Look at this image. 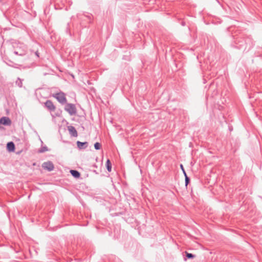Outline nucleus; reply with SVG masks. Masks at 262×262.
<instances>
[{"mask_svg":"<svg viewBox=\"0 0 262 262\" xmlns=\"http://www.w3.org/2000/svg\"><path fill=\"white\" fill-rule=\"evenodd\" d=\"M13 47L14 49H16L17 47H19L18 50L14 51V53L16 55L23 56L26 53V48L24 44L20 43L19 42L15 41L13 42Z\"/></svg>","mask_w":262,"mask_h":262,"instance_id":"nucleus-1","label":"nucleus"},{"mask_svg":"<svg viewBox=\"0 0 262 262\" xmlns=\"http://www.w3.org/2000/svg\"><path fill=\"white\" fill-rule=\"evenodd\" d=\"M53 97L61 104H64L67 102L66 94L62 92L53 94Z\"/></svg>","mask_w":262,"mask_h":262,"instance_id":"nucleus-2","label":"nucleus"},{"mask_svg":"<svg viewBox=\"0 0 262 262\" xmlns=\"http://www.w3.org/2000/svg\"><path fill=\"white\" fill-rule=\"evenodd\" d=\"M64 110L71 116L75 115L77 113V109L74 104L67 103L65 104Z\"/></svg>","mask_w":262,"mask_h":262,"instance_id":"nucleus-3","label":"nucleus"},{"mask_svg":"<svg viewBox=\"0 0 262 262\" xmlns=\"http://www.w3.org/2000/svg\"><path fill=\"white\" fill-rule=\"evenodd\" d=\"M45 106L50 112H54L56 109V106L51 100H48L45 102Z\"/></svg>","mask_w":262,"mask_h":262,"instance_id":"nucleus-4","label":"nucleus"},{"mask_svg":"<svg viewBox=\"0 0 262 262\" xmlns=\"http://www.w3.org/2000/svg\"><path fill=\"white\" fill-rule=\"evenodd\" d=\"M42 167L45 169L48 170L49 171H52L54 169V165L50 161L46 162L42 164Z\"/></svg>","mask_w":262,"mask_h":262,"instance_id":"nucleus-5","label":"nucleus"},{"mask_svg":"<svg viewBox=\"0 0 262 262\" xmlns=\"http://www.w3.org/2000/svg\"><path fill=\"white\" fill-rule=\"evenodd\" d=\"M68 129L69 132V133L70 134V135L73 136V137H77L78 134H77V132L76 129V128H75V127H74L73 126H68Z\"/></svg>","mask_w":262,"mask_h":262,"instance_id":"nucleus-6","label":"nucleus"},{"mask_svg":"<svg viewBox=\"0 0 262 262\" xmlns=\"http://www.w3.org/2000/svg\"><path fill=\"white\" fill-rule=\"evenodd\" d=\"M0 123L5 125H10L11 123V121L9 118L3 117L0 119Z\"/></svg>","mask_w":262,"mask_h":262,"instance_id":"nucleus-7","label":"nucleus"},{"mask_svg":"<svg viewBox=\"0 0 262 262\" xmlns=\"http://www.w3.org/2000/svg\"><path fill=\"white\" fill-rule=\"evenodd\" d=\"M77 147L80 149H85L88 146V143L87 142H81L80 141H78L77 142Z\"/></svg>","mask_w":262,"mask_h":262,"instance_id":"nucleus-8","label":"nucleus"},{"mask_svg":"<svg viewBox=\"0 0 262 262\" xmlns=\"http://www.w3.org/2000/svg\"><path fill=\"white\" fill-rule=\"evenodd\" d=\"M70 173L75 178H79L80 176V172L76 170H71Z\"/></svg>","mask_w":262,"mask_h":262,"instance_id":"nucleus-9","label":"nucleus"},{"mask_svg":"<svg viewBox=\"0 0 262 262\" xmlns=\"http://www.w3.org/2000/svg\"><path fill=\"white\" fill-rule=\"evenodd\" d=\"M7 147L9 151H14L15 149V145L13 142H10L7 144Z\"/></svg>","mask_w":262,"mask_h":262,"instance_id":"nucleus-10","label":"nucleus"},{"mask_svg":"<svg viewBox=\"0 0 262 262\" xmlns=\"http://www.w3.org/2000/svg\"><path fill=\"white\" fill-rule=\"evenodd\" d=\"M106 166L107 170L108 172H111L112 170V164L109 159H107L106 162Z\"/></svg>","mask_w":262,"mask_h":262,"instance_id":"nucleus-11","label":"nucleus"},{"mask_svg":"<svg viewBox=\"0 0 262 262\" xmlns=\"http://www.w3.org/2000/svg\"><path fill=\"white\" fill-rule=\"evenodd\" d=\"M16 84L19 87L21 88L23 86V82L21 80L20 78H18L16 81Z\"/></svg>","mask_w":262,"mask_h":262,"instance_id":"nucleus-12","label":"nucleus"},{"mask_svg":"<svg viewBox=\"0 0 262 262\" xmlns=\"http://www.w3.org/2000/svg\"><path fill=\"white\" fill-rule=\"evenodd\" d=\"M101 145L99 142H96L94 144L95 149L96 150H99L101 148Z\"/></svg>","mask_w":262,"mask_h":262,"instance_id":"nucleus-13","label":"nucleus"},{"mask_svg":"<svg viewBox=\"0 0 262 262\" xmlns=\"http://www.w3.org/2000/svg\"><path fill=\"white\" fill-rule=\"evenodd\" d=\"M186 257L188 258H193L195 257V255L192 253H187L186 252Z\"/></svg>","mask_w":262,"mask_h":262,"instance_id":"nucleus-14","label":"nucleus"},{"mask_svg":"<svg viewBox=\"0 0 262 262\" xmlns=\"http://www.w3.org/2000/svg\"><path fill=\"white\" fill-rule=\"evenodd\" d=\"M185 185L187 186L189 182H190V179L188 177V176L187 175L185 176Z\"/></svg>","mask_w":262,"mask_h":262,"instance_id":"nucleus-15","label":"nucleus"},{"mask_svg":"<svg viewBox=\"0 0 262 262\" xmlns=\"http://www.w3.org/2000/svg\"><path fill=\"white\" fill-rule=\"evenodd\" d=\"M180 167H181V169H182V170L183 171V172L184 176L187 175L186 172H185V170L182 164L180 165Z\"/></svg>","mask_w":262,"mask_h":262,"instance_id":"nucleus-16","label":"nucleus"},{"mask_svg":"<svg viewBox=\"0 0 262 262\" xmlns=\"http://www.w3.org/2000/svg\"><path fill=\"white\" fill-rule=\"evenodd\" d=\"M46 150H47V147H43V148H42V149H41L40 150V152H44V151H45Z\"/></svg>","mask_w":262,"mask_h":262,"instance_id":"nucleus-17","label":"nucleus"},{"mask_svg":"<svg viewBox=\"0 0 262 262\" xmlns=\"http://www.w3.org/2000/svg\"><path fill=\"white\" fill-rule=\"evenodd\" d=\"M18 49H19V47H17V48H16V49H14V50H18Z\"/></svg>","mask_w":262,"mask_h":262,"instance_id":"nucleus-18","label":"nucleus"},{"mask_svg":"<svg viewBox=\"0 0 262 262\" xmlns=\"http://www.w3.org/2000/svg\"><path fill=\"white\" fill-rule=\"evenodd\" d=\"M36 55H37V56H38V55L37 53H36Z\"/></svg>","mask_w":262,"mask_h":262,"instance_id":"nucleus-19","label":"nucleus"},{"mask_svg":"<svg viewBox=\"0 0 262 262\" xmlns=\"http://www.w3.org/2000/svg\"><path fill=\"white\" fill-rule=\"evenodd\" d=\"M36 55H37V56H38V55L37 53H36Z\"/></svg>","mask_w":262,"mask_h":262,"instance_id":"nucleus-20","label":"nucleus"},{"mask_svg":"<svg viewBox=\"0 0 262 262\" xmlns=\"http://www.w3.org/2000/svg\"><path fill=\"white\" fill-rule=\"evenodd\" d=\"M36 55H37V56H38V55L37 53H36Z\"/></svg>","mask_w":262,"mask_h":262,"instance_id":"nucleus-21","label":"nucleus"},{"mask_svg":"<svg viewBox=\"0 0 262 262\" xmlns=\"http://www.w3.org/2000/svg\"><path fill=\"white\" fill-rule=\"evenodd\" d=\"M36 55H37V56H38V55L37 53H36Z\"/></svg>","mask_w":262,"mask_h":262,"instance_id":"nucleus-22","label":"nucleus"}]
</instances>
